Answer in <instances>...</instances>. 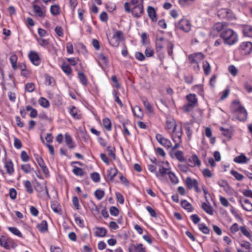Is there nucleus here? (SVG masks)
I'll return each mask as SVG.
<instances>
[{
	"mask_svg": "<svg viewBox=\"0 0 252 252\" xmlns=\"http://www.w3.org/2000/svg\"><path fill=\"white\" fill-rule=\"evenodd\" d=\"M243 32L245 36L252 37V26L249 25L244 26Z\"/></svg>",
	"mask_w": 252,
	"mask_h": 252,
	"instance_id": "25",
	"label": "nucleus"
},
{
	"mask_svg": "<svg viewBox=\"0 0 252 252\" xmlns=\"http://www.w3.org/2000/svg\"><path fill=\"white\" fill-rule=\"evenodd\" d=\"M188 166L193 167L196 166H200L201 162L196 155L194 154L187 161Z\"/></svg>",
	"mask_w": 252,
	"mask_h": 252,
	"instance_id": "7",
	"label": "nucleus"
},
{
	"mask_svg": "<svg viewBox=\"0 0 252 252\" xmlns=\"http://www.w3.org/2000/svg\"><path fill=\"white\" fill-rule=\"evenodd\" d=\"M134 115L138 118H141L143 116L141 108L138 106H135L134 109L132 108Z\"/></svg>",
	"mask_w": 252,
	"mask_h": 252,
	"instance_id": "41",
	"label": "nucleus"
},
{
	"mask_svg": "<svg viewBox=\"0 0 252 252\" xmlns=\"http://www.w3.org/2000/svg\"><path fill=\"white\" fill-rule=\"evenodd\" d=\"M154 51L153 48L148 47L145 50V54L147 57H151L153 56Z\"/></svg>",
	"mask_w": 252,
	"mask_h": 252,
	"instance_id": "59",
	"label": "nucleus"
},
{
	"mask_svg": "<svg viewBox=\"0 0 252 252\" xmlns=\"http://www.w3.org/2000/svg\"><path fill=\"white\" fill-rule=\"evenodd\" d=\"M234 161L238 163H246L249 159L243 154L235 157L234 158Z\"/></svg>",
	"mask_w": 252,
	"mask_h": 252,
	"instance_id": "21",
	"label": "nucleus"
},
{
	"mask_svg": "<svg viewBox=\"0 0 252 252\" xmlns=\"http://www.w3.org/2000/svg\"><path fill=\"white\" fill-rule=\"evenodd\" d=\"M91 178L94 182H98L100 181V175L97 172H94L91 174Z\"/></svg>",
	"mask_w": 252,
	"mask_h": 252,
	"instance_id": "62",
	"label": "nucleus"
},
{
	"mask_svg": "<svg viewBox=\"0 0 252 252\" xmlns=\"http://www.w3.org/2000/svg\"><path fill=\"white\" fill-rule=\"evenodd\" d=\"M8 229L13 234L19 236V237H22V234L17 228L14 227H9Z\"/></svg>",
	"mask_w": 252,
	"mask_h": 252,
	"instance_id": "47",
	"label": "nucleus"
},
{
	"mask_svg": "<svg viewBox=\"0 0 252 252\" xmlns=\"http://www.w3.org/2000/svg\"><path fill=\"white\" fill-rule=\"evenodd\" d=\"M35 189L37 191L39 192H42L44 191L45 194L49 197L48 189L46 186H43L40 184L37 183L36 187H35Z\"/></svg>",
	"mask_w": 252,
	"mask_h": 252,
	"instance_id": "24",
	"label": "nucleus"
},
{
	"mask_svg": "<svg viewBox=\"0 0 252 252\" xmlns=\"http://www.w3.org/2000/svg\"><path fill=\"white\" fill-rule=\"evenodd\" d=\"M230 173L238 181H242L244 178V176L242 174L239 173L235 170H231L230 171Z\"/></svg>",
	"mask_w": 252,
	"mask_h": 252,
	"instance_id": "42",
	"label": "nucleus"
},
{
	"mask_svg": "<svg viewBox=\"0 0 252 252\" xmlns=\"http://www.w3.org/2000/svg\"><path fill=\"white\" fill-rule=\"evenodd\" d=\"M168 175L172 183L174 184H177L178 183V179L173 173L171 171H169L168 172Z\"/></svg>",
	"mask_w": 252,
	"mask_h": 252,
	"instance_id": "57",
	"label": "nucleus"
},
{
	"mask_svg": "<svg viewBox=\"0 0 252 252\" xmlns=\"http://www.w3.org/2000/svg\"><path fill=\"white\" fill-rule=\"evenodd\" d=\"M174 47V44L171 41H168L167 52L169 56L173 58V50Z\"/></svg>",
	"mask_w": 252,
	"mask_h": 252,
	"instance_id": "51",
	"label": "nucleus"
},
{
	"mask_svg": "<svg viewBox=\"0 0 252 252\" xmlns=\"http://www.w3.org/2000/svg\"><path fill=\"white\" fill-rule=\"evenodd\" d=\"M143 104L146 109L150 112H153V108L152 105L149 102L147 99L143 100Z\"/></svg>",
	"mask_w": 252,
	"mask_h": 252,
	"instance_id": "52",
	"label": "nucleus"
},
{
	"mask_svg": "<svg viewBox=\"0 0 252 252\" xmlns=\"http://www.w3.org/2000/svg\"><path fill=\"white\" fill-rule=\"evenodd\" d=\"M202 208L208 214L211 215L213 214L212 207L209 204L203 203L202 204Z\"/></svg>",
	"mask_w": 252,
	"mask_h": 252,
	"instance_id": "30",
	"label": "nucleus"
},
{
	"mask_svg": "<svg viewBox=\"0 0 252 252\" xmlns=\"http://www.w3.org/2000/svg\"><path fill=\"white\" fill-rule=\"evenodd\" d=\"M50 12L54 16H57L60 13V7L57 4H54L51 6Z\"/></svg>",
	"mask_w": 252,
	"mask_h": 252,
	"instance_id": "31",
	"label": "nucleus"
},
{
	"mask_svg": "<svg viewBox=\"0 0 252 252\" xmlns=\"http://www.w3.org/2000/svg\"><path fill=\"white\" fill-rule=\"evenodd\" d=\"M240 49L245 54H249L252 51V43L251 42H244L240 45Z\"/></svg>",
	"mask_w": 252,
	"mask_h": 252,
	"instance_id": "10",
	"label": "nucleus"
},
{
	"mask_svg": "<svg viewBox=\"0 0 252 252\" xmlns=\"http://www.w3.org/2000/svg\"><path fill=\"white\" fill-rule=\"evenodd\" d=\"M186 184L188 189L194 188L196 191H198V184L195 179H192L190 177H187L186 179Z\"/></svg>",
	"mask_w": 252,
	"mask_h": 252,
	"instance_id": "8",
	"label": "nucleus"
},
{
	"mask_svg": "<svg viewBox=\"0 0 252 252\" xmlns=\"http://www.w3.org/2000/svg\"><path fill=\"white\" fill-rule=\"evenodd\" d=\"M156 138L157 141L162 146L167 148H171L172 144L171 141L164 137L160 134H157Z\"/></svg>",
	"mask_w": 252,
	"mask_h": 252,
	"instance_id": "5",
	"label": "nucleus"
},
{
	"mask_svg": "<svg viewBox=\"0 0 252 252\" xmlns=\"http://www.w3.org/2000/svg\"><path fill=\"white\" fill-rule=\"evenodd\" d=\"M104 191L100 189H97L94 192V195L98 200L101 199L104 196Z\"/></svg>",
	"mask_w": 252,
	"mask_h": 252,
	"instance_id": "54",
	"label": "nucleus"
},
{
	"mask_svg": "<svg viewBox=\"0 0 252 252\" xmlns=\"http://www.w3.org/2000/svg\"><path fill=\"white\" fill-rule=\"evenodd\" d=\"M181 205L183 208L188 210L189 212H191L193 210V208H192L191 204L186 200H184L181 201Z\"/></svg>",
	"mask_w": 252,
	"mask_h": 252,
	"instance_id": "23",
	"label": "nucleus"
},
{
	"mask_svg": "<svg viewBox=\"0 0 252 252\" xmlns=\"http://www.w3.org/2000/svg\"><path fill=\"white\" fill-rule=\"evenodd\" d=\"M113 94L115 96V101L120 105L121 107L123 106V104L119 98V94L115 90L113 91Z\"/></svg>",
	"mask_w": 252,
	"mask_h": 252,
	"instance_id": "55",
	"label": "nucleus"
},
{
	"mask_svg": "<svg viewBox=\"0 0 252 252\" xmlns=\"http://www.w3.org/2000/svg\"><path fill=\"white\" fill-rule=\"evenodd\" d=\"M62 69L63 71L67 75H69L72 72V69L69 65L63 63L62 65Z\"/></svg>",
	"mask_w": 252,
	"mask_h": 252,
	"instance_id": "38",
	"label": "nucleus"
},
{
	"mask_svg": "<svg viewBox=\"0 0 252 252\" xmlns=\"http://www.w3.org/2000/svg\"><path fill=\"white\" fill-rule=\"evenodd\" d=\"M128 252H146V249L141 243L131 244L128 248Z\"/></svg>",
	"mask_w": 252,
	"mask_h": 252,
	"instance_id": "6",
	"label": "nucleus"
},
{
	"mask_svg": "<svg viewBox=\"0 0 252 252\" xmlns=\"http://www.w3.org/2000/svg\"><path fill=\"white\" fill-rule=\"evenodd\" d=\"M231 111L235 115L236 118L241 121H245L247 117V112L245 108L240 105L238 100L233 101L231 106Z\"/></svg>",
	"mask_w": 252,
	"mask_h": 252,
	"instance_id": "1",
	"label": "nucleus"
},
{
	"mask_svg": "<svg viewBox=\"0 0 252 252\" xmlns=\"http://www.w3.org/2000/svg\"><path fill=\"white\" fill-rule=\"evenodd\" d=\"M187 99L189 103H192L195 105L197 102V99L194 94H190L187 95Z\"/></svg>",
	"mask_w": 252,
	"mask_h": 252,
	"instance_id": "35",
	"label": "nucleus"
},
{
	"mask_svg": "<svg viewBox=\"0 0 252 252\" xmlns=\"http://www.w3.org/2000/svg\"><path fill=\"white\" fill-rule=\"evenodd\" d=\"M147 12L148 16L153 22H156L157 21V13L154 7L149 6L147 8Z\"/></svg>",
	"mask_w": 252,
	"mask_h": 252,
	"instance_id": "15",
	"label": "nucleus"
},
{
	"mask_svg": "<svg viewBox=\"0 0 252 252\" xmlns=\"http://www.w3.org/2000/svg\"><path fill=\"white\" fill-rule=\"evenodd\" d=\"M70 114L75 119H79L80 115L78 114V109L74 106H72L69 110Z\"/></svg>",
	"mask_w": 252,
	"mask_h": 252,
	"instance_id": "34",
	"label": "nucleus"
},
{
	"mask_svg": "<svg viewBox=\"0 0 252 252\" xmlns=\"http://www.w3.org/2000/svg\"><path fill=\"white\" fill-rule=\"evenodd\" d=\"M37 41L40 45L45 47L49 44L48 40L43 38H37Z\"/></svg>",
	"mask_w": 252,
	"mask_h": 252,
	"instance_id": "60",
	"label": "nucleus"
},
{
	"mask_svg": "<svg viewBox=\"0 0 252 252\" xmlns=\"http://www.w3.org/2000/svg\"><path fill=\"white\" fill-rule=\"evenodd\" d=\"M72 172L74 174L78 176H82L84 174L83 169L77 166H73Z\"/></svg>",
	"mask_w": 252,
	"mask_h": 252,
	"instance_id": "40",
	"label": "nucleus"
},
{
	"mask_svg": "<svg viewBox=\"0 0 252 252\" xmlns=\"http://www.w3.org/2000/svg\"><path fill=\"white\" fill-rule=\"evenodd\" d=\"M131 12L134 17L140 18L144 12L143 5L134 6Z\"/></svg>",
	"mask_w": 252,
	"mask_h": 252,
	"instance_id": "9",
	"label": "nucleus"
},
{
	"mask_svg": "<svg viewBox=\"0 0 252 252\" xmlns=\"http://www.w3.org/2000/svg\"><path fill=\"white\" fill-rule=\"evenodd\" d=\"M51 207L53 211L55 213H59L61 211V206L56 201L51 202Z\"/></svg>",
	"mask_w": 252,
	"mask_h": 252,
	"instance_id": "26",
	"label": "nucleus"
},
{
	"mask_svg": "<svg viewBox=\"0 0 252 252\" xmlns=\"http://www.w3.org/2000/svg\"><path fill=\"white\" fill-rule=\"evenodd\" d=\"M175 28L181 30L185 32H188L191 30V24L189 20L182 19L175 24Z\"/></svg>",
	"mask_w": 252,
	"mask_h": 252,
	"instance_id": "3",
	"label": "nucleus"
},
{
	"mask_svg": "<svg viewBox=\"0 0 252 252\" xmlns=\"http://www.w3.org/2000/svg\"><path fill=\"white\" fill-rule=\"evenodd\" d=\"M218 184L220 187L223 188V189L225 191L228 192L229 190L230 186L226 181H218Z\"/></svg>",
	"mask_w": 252,
	"mask_h": 252,
	"instance_id": "33",
	"label": "nucleus"
},
{
	"mask_svg": "<svg viewBox=\"0 0 252 252\" xmlns=\"http://www.w3.org/2000/svg\"><path fill=\"white\" fill-rule=\"evenodd\" d=\"M172 132V139L173 141L174 142H181L182 136V128L181 127L179 131H177L176 129L174 131Z\"/></svg>",
	"mask_w": 252,
	"mask_h": 252,
	"instance_id": "12",
	"label": "nucleus"
},
{
	"mask_svg": "<svg viewBox=\"0 0 252 252\" xmlns=\"http://www.w3.org/2000/svg\"><path fill=\"white\" fill-rule=\"evenodd\" d=\"M38 230L42 233H44L48 230V224L46 220H42L41 223L37 225Z\"/></svg>",
	"mask_w": 252,
	"mask_h": 252,
	"instance_id": "22",
	"label": "nucleus"
},
{
	"mask_svg": "<svg viewBox=\"0 0 252 252\" xmlns=\"http://www.w3.org/2000/svg\"><path fill=\"white\" fill-rule=\"evenodd\" d=\"M110 213L112 216H117L119 213V209L114 206H112L110 208Z\"/></svg>",
	"mask_w": 252,
	"mask_h": 252,
	"instance_id": "64",
	"label": "nucleus"
},
{
	"mask_svg": "<svg viewBox=\"0 0 252 252\" xmlns=\"http://www.w3.org/2000/svg\"><path fill=\"white\" fill-rule=\"evenodd\" d=\"M204 58V55L201 53H198L193 55H190L189 60L191 63L197 64L198 62Z\"/></svg>",
	"mask_w": 252,
	"mask_h": 252,
	"instance_id": "14",
	"label": "nucleus"
},
{
	"mask_svg": "<svg viewBox=\"0 0 252 252\" xmlns=\"http://www.w3.org/2000/svg\"><path fill=\"white\" fill-rule=\"evenodd\" d=\"M21 168L26 173H29L32 170H33V169L31 167L29 164H24L21 165Z\"/></svg>",
	"mask_w": 252,
	"mask_h": 252,
	"instance_id": "43",
	"label": "nucleus"
},
{
	"mask_svg": "<svg viewBox=\"0 0 252 252\" xmlns=\"http://www.w3.org/2000/svg\"><path fill=\"white\" fill-rule=\"evenodd\" d=\"M195 105L192 103H188L183 107L184 111L186 112H190L195 107Z\"/></svg>",
	"mask_w": 252,
	"mask_h": 252,
	"instance_id": "56",
	"label": "nucleus"
},
{
	"mask_svg": "<svg viewBox=\"0 0 252 252\" xmlns=\"http://www.w3.org/2000/svg\"><path fill=\"white\" fill-rule=\"evenodd\" d=\"M240 230H241V233L246 237L248 238H251L252 235L250 232L247 230L246 227L245 226H241L240 227Z\"/></svg>",
	"mask_w": 252,
	"mask_h": 252,
	"instance_id": "46",
	"label": "nucleus"
},
{
	"mask_svg": "<svg viewBox=\"0 0 252 252\" xmlns=\"http://www.w3.org/2000/svg\"><path fill=\"white\" fill-rule=\"evenodd\" d=\"M95 235L97 237H103L107 233V230L104 227H97L96 228Z\"/></svg>",
	"mask_w": 252,
	"mask_h": 252,
	"instance_id": "27",
	"label": "nucleus"
},
{
	"mask_svg": "<svg viewBox=\"0 0 252 252\" xmlns=\"http://www.w3.org/2000/svg\"><path fill=\"white\" fill-rule=\"evenodd\" d=\"M65 142L67 146L70 149H73L74 148V146L73 145L72 139L71 137L67 133L65 134Z\"/></svg>",
	"mask_w": 252,
	"mask_h": 252,
	"instance_id": "29",
	"label": "nucleus"
},
{
	"mask_svg": "<svg viewBox=\"0 0 252 252\" xmlns=\"http://www.w3.org/2000/svg\"><path fill=\"white\" fill-rule=\"evenodd\" d=\"M175 157L180 162H184L185 161V159L183 156V153L181 151L176 152Z\"/></svg>",
	"mask_w": 252,
	"mask_h": 252,
	"instance_id": "49",
	"label": "nucleus"
},
{
	"mask_svg": "<svg viewBox=\"0 0 252 252\" xmlns=\"http://www.w3.org/2000/svg\"><path fill=\"white\" fill-rule=\"evenodd\" d=\"M220 37L223 40L224 43L228 45L235 44L238 40L237 33L228 28L220 33Z\"/></svg>",
	"mask_w": 252,
	"mask_h": 252,
	"instance_id": "2",
	"label": "nucleus"
},
{
	"mask_svg": "<svg viewBox=\"0 0 252 252\" xmlns=\"http://www.w3.org/2000/svg\"><path fill=\"white\" fill-rule=\"evenodd\" d=\"M33 10L36 16L38 17H42L43 16V12L39 6L33 4Z\"/></svg>",
	"mask_w": 252,
	"mask_h": 252,
	"instance_id": "32",
	"label": "nucleus"
},
{
	"mask_svg": "<svg viewBox=\"0 0 252 252\" xmlns=\"http://www.w3.org/2000/svg\"><path fill=\"white\" fill-rule=\"evenodd\" d=\"M240 202L244 209L247 211H251L252 210V203L248 199L240 200Z\"/></svg>",
	"mask_w": 252,
	"mask_h": 252,
	"instance_id": "17",
	"label": "nucleus"
},
{
	"mask_svg": "<svg viewBox=\"0 0 252 252\" xmlns=\"http://www.w3.org/2000/svg\"><path fill=\"white\" fill-rule=\"evenodd\" d=\"M10 62L12 64V67L13 69L15 70L17 68V57L16 55L13 54L10 57Z\"/></svg>",
	"mask_w": 252,
	"mask_h": 252,
	"instance_id": "37",
	"label": "nucleus"
},
{
	"mask_svg": "<svg viewBox=\"0 0 252 252\" xmlns=\"http://www.w3.org/2000/svg\"><path fill=\"white\" fill-rule=\"evenodd\" d=\"M25 187L26 189V191L29 193H32L33 192V189L32 188V185L30 181L27 180L24 183Z\"/></svg>",
	"mask_w": 252,
	"mask_h": 252,
	"instance_id": "45",
	"label": "nucleus"
},
{
	"mask_svg": "<svg viewBox=\"0 0 252 252\" xmlns=\"http://www.w3.org/2000/svg\"><path fill=\"white\" fill-rule=\"evenodd\" d=\"M35 158L39 166L42 169L43 172L46 175L49 174V172L48 169L45 165V164L42 158L41 157H39L38 156H37Z\"/></svg>",
	"mask_w": 252,
	"mask_h": 252,
	"instance_id": "13",
	"label": "nucleus"
},
{
	"mask_svg": "<svg viewBox=\"0 0 252 252\" xmlns=\"http://www.w3.org/2000/svg\"><path fill=\"white\" fill-rule=\"evenodd\" d=\"M34 89V84L32 83H28L25 86V90L28 92H32Z\"/></svg>",
	"mask_w": 252,
	"mask_h": 252,
	"instance_id": "58",
	"label": "nucleus"
},
{
	"mask_svg": "<svg viewBox=\"0 0 252 252\" xmlns=\"http://www.w3.org/2000/svg\"><path fill=\"white\" fill-rule=\"evenodd\" d=\"M184 128L186 131V134L188 137L189 139H190L192 135V131L191 127L189 126V123H186L184 126Z\"/></svg>",
	"mask_w": 252,
	"mask_h": 252,
	"instance_id": "53",
	"label": "nucleus"
},
{
	"mask_svg": "<svg viewBox=\"0 0 252 252\" xmlns=\"http://www.w3.org/2000/svg\"><path fill=\"white\" fill-rule=\"evenodd\" d=\"M166 128L168 132H172L174 131L176 129V124L174 120L167 121Z\"/></svg>",
	"mask_w": 252,
	"mask_h": 252,
	"instance_id": "19",
	"label": "nucleus"
},
{
	"mask_svg": "<svg viewBox=\"0 0 252 252\" xmlns=\"http://www.w3.org/2000/svg\"><path fill=\"white\" fill-rule=\"evenodd\" d=\"M199 229L204 234H208L209 233L210 229L204 223H200L198 225Z\"/></svg>",
	"mask_w": 252,
	"mask_h": 252,
	"instance_id": "39",
	"label": "nucleus"
},
{
	"mask_svg": "<svg viewBox=\"0 0 252 252\" xmlns=\"http://www.w3.org/2000/svg\"><path fill=\"white\" fill-rule=\"evenodd\" d=\"M168 169L164 168V167H162L158 170V172H156V176L158 178L159 176L160 175L162 177L165 176L166 175L168 174V172H169Z\"/></svg>",
	"mask_w": 252,
	"mask_h": 252,
	"instance_id": "36",
	"label": "nucleus"
},
{
	"mask_svg": "<svg viewBox=\"0 0 252 252\" xmlns=\"http://www.w3.org/2000/svg\"><path fill=\"white\" fill-rule=\"evenodd\" d=\"M29 57L31 62L35 65H38L40 64V58L35 52L31 51L29 55Z\"/></svg>",
	"mask_w": 252,
	"mask_h": 252,
	"instance_id": "11",
	"label": "nucleus"
},
{
	"mask_svg": "<svg viewBox=\"0 0 252 252\" xmlns=\"http://www.w3.org/2000/svg\"><path fill=\"white\" fill-rule=\"evenodd\" d=\"M228 24L225 22H220L216 24L214 26V30L218 32H222L226 30Z\"/></svg>",
	"mask_w": 252,
	"mask_h": 252,
	"instance_id": "18",
	"label": "nucleus"
},
{
	"mask_svg": "<svg viewBox=\"0 0 252 252\" xmlns=\"http://www.w3.org/2000/svg\"><path fill=\"white\" fill-rule=\"evenodd\" d=\"M218 15L221 19L231 20L233 18L234 15L232 12L227 8H221L218 10Z\"/></svg>",
	"mask_w": 252,
	"mask_h": 252,
	"instance_id": "4",
	"label": "nucleus"
},
{
	"mask_svg": "<svg viewBox=\"0 0 252 252\" xmlns=\"http://www.w3.org/2000/svg\"><path fill=\"white\" fill-rule=\"evenodd\" d=\"M39 103L44 108H48L50 105L49 101L44 97L40 98L39 99Z\"/></svg>",
	"mask_w": 252,
	"mask_h": 252,
	"instance_id": "50",
	"label": "nucleus"
},
{
	"mask_svg": "<svg viewBox=\"0 0 252 252\" xmlns=\"http://www.w3.org/2000/svg\"><path fill=\"white\" fill-rule=\"evenodd\" d=\"M78 77L82 85L85 86L87 85L88 80L85 75L83 72L80 71L78 73Z\"/></svg>",
	"mask_w": 252,
	"mask_h": 252,
	"instance_id": "28",
	"label": "nucleus"
},
{
	"mask_svg": "<svg viewBox=\"0 0 252 252\" xmlns=\"http://www.w3.org/2000/svg\"><path fill=\"white\" fill-rule=\"evenodd\" d=\"M103 124L104 126V127L107 130H111V123L110 120L108 118H104L103 120Z\"/></svg>",
	"mask_w": 252,
	"mask_h": 252,
	"instance_id": "48",
	"label": "nucleus"
},
{
	"mask_svg": "<svg viewBox=\"0 0 252 252\" xmlns=\"http://www.w3.org/2000/svg\"><path fill=\"white\" fill-rule=\"evenodd\" d=\"M118 170L116 168H110L107 170V177L111 182L114 181V178L117 175Z\"/></svg>",
	"mask_w": 252,
	"mask_h": 252,
	"instance_id": "16",
	"label": "nucleus"
},
{
	"mask_svg": "<svg viewBox=\"0 0 252 252\" xmlns=\"http://www.w3.org/2000/svg\"><path fill=\"white\" fill-rule=\"evenodd\" d=\"M220 130L222 131V134L225 137L230 138L231 136V132L229 129H224L223 127L220 128Z\"/></svg>",
	"mask_w": 252,
	"mask_h": 252,
	"instance_id": "61",
	"label": "nucleus"
},
{
	"mask_svg": "<svg viewBox=\"0 0 252 252\" xmlns=\"http://www.w3.org/2000/svg\"><path fill=\"white\" fill-rule=\"evenodd\" d=\"M14 146L15 148L17 149H21L22 147V143H21V141H20V140H19L17 137H15L14 138Z\"/></svg>",
	"mask_w": 252,
	"mask_h": 252,
	"instance_id": "63",
	"label": "nucleus"
},
{
	"mask_svg": "<svg viewBox=\"0 0 252 252\" xmlns=\"http://www.w3.org/2000/svg\"><path fill=\"white\" fill-rule=\"evenodd\" d=\"M4 167L6 168V172L8 174L12 175L14 173L13 164L11 160L5 161Z\"/></svg>",
	"mask_w": 252,
	"mask_h": 252,
	"instance_id": "20",
	"label": "nucleus"
},
{
	"mask_svg": "<svg viewBox=\"0 0 252 252\" xmlns=\"http://www.w3.org/2000/svg\"><path fill=\"white\" fill-rule=\"evenodd\" d=\"M203 68L204 73L206 75H208L211 72V66L207 61H204L203 64Z\"/></svg>",
	"mask_w": 252,
	"mask_h": 252,
	"instance_id": "44",
	"label": "nucleus"
}]
</instances>
